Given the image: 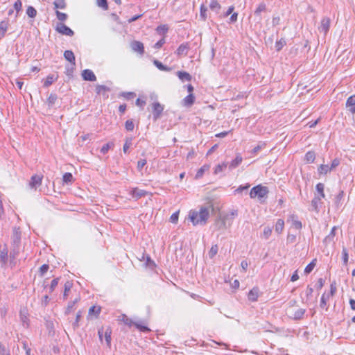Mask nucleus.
<instances>
[{"mask_svg":"<svg viewBox=\"0 0 355 355\" xmlns=\"http://www.w3.org/2000/svg\"><path fill=\"white\" fill-rule=\"evenodd\" d=\"M189 216L193 225H205L209 217V208L201 207L198 212L191 210Z\"/></svg>","mask_w":355,"mask_h":355,"instance_id":"f257e3e1","label":"nucleus"},{"mask_svg":"<svg viewBox=\"0 0 355 355\" xmlns=\"http://www.w3.org/2000/svg\"><path fill=\"white\" fill-rule=\"evenodd\" d=\"M269 193L268 188L261 184L252 187L250 191L251 198H257L260 203H264Z\"/></svg>","mask_w":355,"mask_h":355,"instance_id":"f03ea898","label":"nucleus"},{"mask_svg":"<svg viewBox=\"0 0 355 355\" xmlns=\"http://www.w3.org/2000/svg\"><path fill=\"white\" fill-rule=\"evenodd\" d=\"M153 117L154 121H157L161 117L164 107L159 102H154L151 104Z\"/></svg>","mask_w":355,"mask_h":355,"instance_id":"7ed1b4c3","label":"nucleus"},{"mask_svg":"<svg viewBox=\"0 0 355 355\" xmlns=\"http://www.w3.org/2000/svg\"><path fill=\"white\" fill-rule=\"evenodd\" d=\"M98 334L99 336V339L102 342L103 340V335L104 334L105 342L107 346L110 347L111 345V334L112 330L110 327H107L104 331L103 328H101L98 331Z\"/></svg>","mask_w":355,"mask_h":355,"instance_id":"20e7f679","label":"nucleus"},{"mask_svg":"<svg viewBox=\"0 0 355 355\" xmlns=\"http://www.w3.org/2000/svg\"><path fill=\"white\" fill-rule=\"evenodd\" d=\"M55 31L62 35L68 36H73L74 35V32L69 27L61 22L57 24Z\"/></svg>","mask_w":355,"mask_h":355,"instance_id":"39448f33","label":"nucleus"},{"mask_svg":"<svg viewBox=\"0 0 355 355\" xmlns=\"http://www.w3.org/2000/svg\"><path fill=\"white\" fill-rule=\"evenodd\" d=\"M331 19L328 17H324L321 21L320 24L318 26V31L320 33H323L324 35L329 32L330 28Z\"/></svg>","mask_w":355,"mask_h":355,"instance_id":"423d86ee","label":"nucleus"},{"mask_svg":"<svg viewBox=\"0 0 355 355\" xmlns=\"http://www.w3.org/2000/svg\"><path fill=\"white\" fill-rule=\"evenodd\" d=\"M42 175H34L31 177L28 186L31 189L36 190L37 187L40 186L42 184Z\"/></svg>","mask_w":355,"mask_h":355,"instance_id":"0eeeda50","label":"nucleus"},{"mask_svg":"<svg viewBox=\"0 0 355 355\" xmlns=\"http://www.w3.org/2000/svg\"><path fill=\"white\" fill-rule=\"evenodd\" d=\"M130 47L133 51L137 52L140 55H143L144 53V44L139 41L135 40L132 42L130 43Z\"/></svg>","mask_w":355,"mask_h":355,"instance_id":"6e6552de","label":"nucleus"},{"mask_svg":"<svg viewBox=\"0 0 355 355\" xmlns=\"http://www.w3.org/2000/svg\"><path fill=\"white\" fill-rule=\"evenodd\" d=\"M130 194L132 196L133 198L138 200L141 197L146 196L148 194V192L143 189L134 188L130 191Z\"/></svg>","mask_w":355,"mask_h":355,"instance_id":"1a4fd4ad","label":"nucleus"},{"mask_svg":"<svg viewBox=\"0 0 355 355\" xmlns=\"http://www.w3.org/2000/svg\"><path fill=\"white\" fill-rule=\"evenodd\" d=\"M82 77L83 80L87 81H96V77L94 72L90 69H85L82 72Z\"/></svg>","mask_w":355,"mask_h":355,"instance_id":"9d476101","label":"nucleus"},{"mask_svg":"<svg viewBox=\"0 0 355 355\" xmlns=\"http://www.w3.org/2000/svg\"><path fill=\"white\" fill-rule=\"evenodd\" d=\"M346 107L351 113H355V95H352L347 98Z\"/></svg>","mask_w":355,"mask_h":355,"instance_id":"9b49d317","label":"nucleus"},{"mask_svg":"<svg viewBox=\"0 0 355 355\" xmlns=\"http://www.w3.org/2000/svg\"><path fill=\"white\" fill-rule=\"evenodd\" d=\"M321 198L319 197L316 193H315V196L311 200V207L317 213L320 211V206L322 205Z\"/></svg>","mask_w":355,"mask_h":355,"instance_id":"f8f14e48","label":"nucleus"},{"mask_svg":"<svg viewBox=\"0 0 355 355\" xmlns=\"http://www.w3.org/2000/svg\"><path fill=\"white\" fill-rule=\"evenodd\" d=\"M21 232L19 228L15 227L12 234V245H20Z\"/></svg>","mask_w":355,"mask_h":355,"instance_id":"ddd939ff","label":"nucleus"},{"mask_svg":"<svg viewBox=\"0 0 355 355\" xmlns=\"http://www.w3.org/2000/svg\"><path fill=\"white\" fill-rule=\"evenodd\" d=\"M259 290L257 287H254L250 291L248 295V300L251 302H256L258 300Z\"/></svg>","mask_w":355,"mask_h":355,"instance_id":"4468645a","label":"nucleus"},{"mask_svg":"<svg viewBox=\"0 0 355 355\" xmlns=\"http://www.w3.org/2000/svg\"><path fill=\"white\" fill-rule=\"evenodd\" d=\"M228 220V216H220L218 220L216 221V225L218 226L219 230L227 229L228 225H227Z\"/></svg>","mask_w":355,"mask_h":355,"instance_id":"2eb2a0df","label":"nucleus"},{"mask_svg":"<svg viewBox=\"0 0 355 355\" xmlns=\"http://www.w3.org/2000/svg\"><path fill=\"white\" fill-rule=\"evenodd\" d=\"M337 227H333L330 233L324 239L323 243L327 245L334 241V239L336 236V230Z\"/></svg>","mask_w":355,"mask_h":355,"instance_id":"dca6fc26","label":"nucleus"},{"mask_svg":"<svg viewBox=\"0 0 355 355\" xmlns=\"http://www.w3.org/2000/svg\"><path fill=\"white\" fill-rule=\"evenodd\" d=\"M64 58L69 62V63L72 64V65H76V58L74 53L71 50H67L64 52Z\"/></svg>","mask_w":355,"mask_h":355,"instance_id":"f3484780","label":"nucleus"},{"mask_svg":"<svg viewBox=\"0 0 355 355\" xmlns=\"http://www.w3.org/2000/svg\"><path fill=\"white\" fill-rule=\"evenodd\" d=\"M110 91V89L105 85H98L96 87V92L98 94H102L105 98H108L107 92Z\"/></svg>","mask_w":355,"mask_h":355,"instance_id":"a211bd4d","label":"nucleus"},{"mask_svg":"<svg viewBox=\"0 0 355 355\" xmlns=\"http://www.w3.org/2000/svg\"><path fill=\"white\" fill-rule=\"evenodd\" d=\"M189 49V44L187 43H183L179 46L178 48L176 53L178 55H187V51Z\"/></svg>","mask_w":355,"mask_h":355,"instance_id":"6ab92c4d","label":"nucleus"},{"mask_svg":"<svg viewBox=\"0 0 355 355\" xmlns=\"http://www.w3.org/2000/svg\"><path fill=\"white\" fill-rule=\"evenodd\" d=\"M266 9V6L264 3H260L257 9L254 11V15L257 18L258 21L260 22L261 21V12L265 11Z\"/></svg>","mask_w":355,"mask_h":355,"instance_id":"aec40b11","label":"nucleus"},{"mask_svg":"<svg viewBox=\"0 0 355 355\" xmlns=\"http://www.w3.org/2000/svg\"><path fill=\"white\" fill-rule=\"evenodd\" d=\"M177 76L182 82L191 81L192 79V76H191V74L187 71H178L177 72Z\"/></svg>","mask_w":355,"mask_h":355,"instance_id":"412c9836","label":"nucleus"},{"mask_svg":"<svg viewBox=\"0 0 355 355\" xmlns=\"http://www.w3.org/2000/svg\"><path fill=\"white\" fill-rule=\"evenodd\" d=\"M243 158L241 155V154H237L235 159H233L231 163L229 165V168L230 170L235 168L237 167L241 162H242Z\"/></svg>","mask_w":355,"mask_h":355,"instance_id":"4be33fe9","label":"nucleus"},{"mask_svg":"<svg viewBox=\"0 0 355 355\" xmlns=\"http://www.w3.org/2000/svg\"><path fill=\"white\" fill-rule=\"evenodd\" d=\"M195 101V96L193 94H189L183 99V105L186 107H191Z\"/></svg>","mask_w":355,"mask_h":355,"instance_id":"5701e85b","label":"nucleus"},{"mask_svg":"<svg viewBox=\"0 0 355 355\" xmlns=\"http://www.w3.org/2000/svg\"><path fill=\"white\" fill-rule=\"evenodd\" d=\"M8 28V22L6 21H1L0 22V40L5 37L6 33Z\"/></svg>","mask_w":355,"mask_h":355,"instance_id":"b1692460","label":"nucleus"},{"mask_svg":"<svg viewBox=\"0 0 355 355\" xmlns=\"http://www.w3.org/2000/svg\"><path fill=\"white\" fill-rule=\"evenodd\" d=\"M315 189H316V194L320 197L321 198H325V194H324V184L323 183H318L315 186Z\"/></svg>","mask_w":355,"mask_h":355,"instance_id":"393cba45","label":"nucleus"},{"mask_svg":"<svg viewBox=\"0 0 355 355\" xmlns=\"http://www.w3.org/2000/svg\"><path fill=\"white\" fill-rule=\"evenodd\" d=\"M19 253V245H12V248L10 252V258L11 261L15 260Z\"/></svg>","mask_w":355,"mask_h":355,"instance_id":"a878e982","label":"nucleus"},{"mask_svg":"<svg viewBox=\"0 0 355 355\" xmlns=\"http://www.w3.org/2000/svg\"><path fill=\"white\" fill-rule=\"evenodd\" d=\"M238 215V211L237 210H232L229 214H227L225 215H223V216H228V226H230L233 222V220L234 218Z\"/></svg>","mask_w":355,"mask_h":355,"instance_id":"bb28decb","label":"nucleus"},{"mask_svg":"<svg viewBox=\"0 0 355 355\" xmlns=\"http://www.w3.org/2000/svg\"><path fill=\"white\" fill-rule=\"evenodd\" d=\"M72 286H73V283L71 281H67L64 284V293H63V297L64 300H66L69 295V291L71 290V288H72Z\"/></svg>","mask_w":355,"mask_h":355,"instance_id":"cd10ccee","label":"nucleus"},{"mask_svg":"<svg viewBox=\"0 0 355 355\" xmlns=\"http://www.w3.org/2000/svg\"><path fill=\"white\" fill-rule=\"evenodd\" d=\"M101 309L100 306H92L89 308L88 314L89 315H94L96 318H98L101 313Z\"/></svg>","mask_w":355,"mask_h":355,"instance_id":"c85d7f7f","label":"nucleus"},{"mask_svg":"<svg viewBox=\"0 0 355 355\" xmlns=\"http://www.w3.org/2000/svg\"><path fill=\"white\" fill-rule=\"evenodd\" d=\"M153 64L161 71H170L171 70V67L164 65L161 62H159L157 60H155L153 61Z\"/></svg>","mask_w":355,"mask_h":355,"instance_id":"c756f323","label":"nucleus"},{"mask_svg":"<svg viewBox=\"0 0 355 355\" xmlns=\"http://www.w3.org/2000/svg\"><path fill=\"white\" fill-rule=\"evenodd\" d=\"M284 221L282 219H278L275 225V232L281 234L284 230Z\"/></svg>","mask_w":355,"mask_h":355,"instance_id":"7c9ffc66","label":"nucleus"},{"mask_svg":"<svg viewBox=\"0 0 355 355\" xmlns=\"http://www.w3.org/2000/svg\"><path fill=\"white\" fill-rule=\"evenodd\" d=\"M58 76H56V77H54L53 75H49L46 78V80L44 81V87H49L51 85H52V83L56 80L58 79Z\"/></svg>","mask_w":355,"mask_h":355,"instance_id":"2f4dec72","label":"nucleus"},{"mask_svg":"<svg viewBox=\"0 0 355 355\" xmlns=\"http://www.w3.org/2000/svg\"><path fill=\"white\" fill-rule=\"evenodd\" d=\"M121 320L128 327H131L134 325L135 322H133L131 318H129L125 314H122L121 315Z\"/></svg>","mask_w":355,"mask_h":355,"instance_id":"473e14b6","label":"nucleus"},{"mask_svg":"<svg viewBox=\"0 0 355 355\" xmlns=\"http://www.w3.org/2000/svg\"><path fill=\"white\" fill-rule=\"evenodd\" d=\"M0 260L3 264H6L8 260V250L6 248L1 250Z\"/></svg>","mask_w":355,"mask_h":355,"instance_id":"72a5a7b5","label":"nucleus"},{"mask_svg":"<svg viewBox=\"0 0 355 355\" xmlns=\"http://www.w3.org/2000/svg\"><path fill=\"white\" fill-rule=\"evenodd\" d=\"M304 159L308 163H313L315 159V153L313 151L307 152L305 155Z\"/></svg>","mask_w":355,"mask_h":355,"instance_id":"f704fd0d","label":"nucleus"},{"mask_svg":"<svg viewBox=\"0 0 355 355\" xmlns=\"http://www.w3.org/2000/svg\"><path fill=\"white\" fill-rule=\"evenodd\" d=\"M55 9H64L67 6L66 2L64 0H55L53 2Z\"/></svg>","mask_w":355,"mask_h":355,"instance_id":"c9c22d12","label":"nucleus"},{"mask_svg":"<svg viewBox=\"0 0 355 355\" xmlns=\"http://www.w3.org/2000/svg\"><path fill=\"white\" fill-rule=\"evenodd\" d=\"M74 67H75V65H72V64H71V63H69V64H67L65 67V74L69 78H72L73 77V71H74Z\"/></svg>","mask_w":355,"mask_h":355,"instance_id":"e433bc0d","label":"nucleus"},{"mask_svg":"<svg viewBox=\"0 0 355 355\" xmlns=\"http://www.w3.org/2000/svg\"><path fill=\"white\" fill-rule=\"evenodd\" d=\"M78 300H79V298H76L73 301L69 302L68 303V305H67L66 311H65L66 315H69L72 311L74 305L78 302Z\"/></svg>","mask_w":355,"mask_h":355,"instance_id":"4c0bfd02","label":"nucleus"},{"mask_svg":"<svg viewBox=\"0 0 355 355\" xmlns=\"http://www.w3.org/2000/svg\"><path fill=\"white\" fill-rule=\"evenodd\" d=\"M266 143L260 142L257 146H255L252 150L251 153L254 155H256L261 149L266 147Z\"/></svg>","mask_w":355,"mask_h":355,"instance_id":"58836bf2","label":"nucleus"},{"mask_svg":"<svg viewBox=\"0 0 355 355\" xmlns=\"http://www.w3.org/2000/svg\"><path fill=\"white\" fill-rule=\"evenodd\" d=\"M318 170L320 174H327L331 171L330 167L327 164H321Z\"/></svg>","mask_w":355,"mask_h":355,"instance_id":"ea45409f","label":"nucleus"},{"mask_svg":"<svg viewBox=\"0 0 355 355\" xmlns=\"http://www.w3.org/2000/svg\"><path fill=\"white\" fill-rule=\"evenodd\" d=\"M305 309H297L296 311H295L294 314H293V318L295 320H300L301 318H302V317L304 316V313H305Z\"/></svg>","mask_w":355,"mask_h":355,"instance_id":"a19ab883","label":"nucleus"},{"mask_svg":"<svg viewBox=\"0 0 355 355\" xmlns=\"http://www.w3.org/2000/svg\"><path fill=\"white\" fill-rule=\"evenodd\" d=\"M26 14L29 17L34 18L37 15V10L31 6H29L26 9Z\"/></svg>","mask_w":355,"mask_h":355,"instance_id":"79ce46f5","label":"nucleus"},{"mask_svg":"<svg viewBox=\"0 0 355 355\" xmlns=\"http://www.w3.org/2000/svg\"><path fill=\"white\" fill-rule=\"evenodd\" d=\"M57 98L58 96L55 94H51L49 98H47V103L49 106H53L55 104Z\"/></svg>","mask_w":355,"mask_h":355,"instance_id":"37998d69","label":"nucleus"},{"mask_svg":"<svg viewBox=\"0 0 355 355\" xmlns=\"http://www.w3.org/2000/svg\"><path fill=\"white\" fill-rule=\"evenodd\" d=\"M62 180L66 184L71 183L73 181V175L71 173H65L63 175Z\"/></svg>","mask_w":355,"mask_h":355,"instance_id":"c03bdc74","label":"nucleus"},{"mask_svg":"<svg viewBox=\"0 0 355 355\" xmlns=\"http://www.w3.org/2000/svg\"><path fill=\"white\" fill-rule=\"evenodd\" d=\"M218 250V247L217 245H214L211 246V249L209 251V258L212 259L215 257V255L217 254Z\"/></svg>","mask_w":355,"mask_h":355,"instance_id":"a18cd8bd","label":"nucleus"},{"mask_svg":"<svg viewBox=\"0 0 355 355\" xmlns=\"http://www.w3.org/2000/svg\"><path fill=\"white\" fill-rule=\"evenodd\" d=\"M134 325H135V327H137L139 331H142V332H148V331H150V329H149L147 326L144 325V324H140V323H139V322H135L134 323Z\"/></svg>","mask_w":355,"mask_h":355,"instance_id":"49530a36","label":"nucleus"},{"mask_svg":"<svg viewBox=\"0 0 355 355\" xmlns=\"http://www.w3.org/2000/svg\"><path fill=\"white\" fill-rule=\"evenodd\" d=\"M207 8L204 5H201L200 9V17L203 21H205L207 19Z\"/></svg>","mask_w":355,"mask_h":355,"instance_id":"de8ad7c7","label":"nucleus"},{"mask_svg":"<svg viewBox=\"0 0 355 355\" xmlns=\"http://www.w3.org/2000/svg\"><path fill=\"white\" fill-rule=\"evenodd\" d=\"M114 146L113 142H108L106 144H105L101 149V153L103 154H106L108 150Z\"/></svg>","mask_w":355,"mask_h":355,"instance_id":"09e8293b","label":"nucleus"},{"mask_svg":"<svg viewBox=\"0 0 355 355\" xmlns=\"http://www.w3.org/2000/svg\"><path fill=\"white\" fill-rule=\"evenodd\" d=\"M60 278H55L51 281V285L49 286V293H51L55 290V287L58 286Z\"/></svg>","mask_w":355,"mask_h":355,"instance_id":"8fccbe9b","label":"nucleus"},{"mask_svg":"<svg viewBox=\"0 0 355 355\" xmlns=\"http://www.w3.org/2000/svg\"><path fill=\"white\" fill-rule=\"evenodd\" d=\"M20 318H21V322L23 324V326L24 327H28V318L27 317V315L26 313H23L22 311L20 312Z\"/></svg>","mask_w":355,"mask_h":355,"instance_id":"3c124183","label":"nucleus"},{"mask_svg":"<svg viewBox=\"0 0 355 355\" xmlns=\"http://www.w3.org/2000/svg\"><path fill=\"white\" fill-rule=\"evenodd\" d=\"M316 260L314 259L310 263H309L306 267L304 269V272L306 274H309L314 268L315 266V261Z\"/></svg>","mask_w":355,"mask_h":355,"instance_id":"603ef678","label":"nucleus"},{"mask_svg":"<svg viewBox=\"0 0 355 355\" xmlns=\"http://www.w3.org/2000/svg\"><path fill=\"white\" fill-rule=\"evenodd\" d=\"M55 14H56L57 18L60 21H64L67 20V19L68 17L67 14H65L64 12H60L58 10L55 11Z\"/></svg>","mask_w":355,"mask_h":355,"instance_id":"864d4df0","label":"nucleus"},{"mask_svg":"<svg viewBox=\"0 0 355 355\" xmlns=\"http://www.w3.org/2000/svg\"><path fill=\"white\" fill-rule=\"evenodd\" d=\"M272 234V227H265L263 229V236L265 239H268Z\"/></svg>","mask_w":355,"mask_h":355,"instance_id":"5fc2aeb1","label":"nucleus"},{"mask_svg":"<svg viewBox=\"0 0 355 355\" xmlns=\"http://www.w3.org/2000/svg\"><path fill=\"white\" fill-rule=\"evenodd\" d=\"M96 3L97 6L102 8L103 10H107L108 9L107 0H97Z\"/></svg>","mask_w":355,"mask_h":355,"instance_id":"6e6d98bb","label":"nucleus"},{"mask_svg":"<svg viewBox=\"0 0 355 355\" xmlns=\"http://www.w3.org/2000/svg\"><path fill=\"white\" fill-rule=\"evenodd\" d=\"M343 197H344V191H340L339 192V193L335 198V204H336V207H339L340 202L341 200L343 198Z\"/></svg>","mask_w":355,"mask_h":355,"instance_id":"4d7b16f0","label":"nucleus"},{"mask_svg":"<svg viewBox=\"0 0 355 355\" xmlns=\"http://www.w3.org/2000/svg\"><path fill=\"white\" fill-rule=\"evenodd\" d=\"M227 164L226 163H222L221 164H218L216 166L214 173L218 174L222 172L226 167Z\"/></svg>","mask_w":355,"mask_h":355,"instance_id":"13d9d810","label":"nucleus"},{"mask_svg":"<svg viewBox=\"0 0 355 355\" xmlns=\"http://www.w3.org/2000/svg\"><path fill=\"white\" fill-rule=\"evenodd\" d=\"M135 127L132 120H127L125 123V128L128 131L133 130Z\"/></svg>","mask_w":355,"mask_h":355,"instance_id":"bf43d9fd","label":"nucleus"},{"mask_svg":"<svg viewBox=\"0 0 355 355\" xmlns=\"http://www.w3.org/2000/svg\"><path fill=\"white\" fill-rule=\"evenodd\" d=\"M285 44H286V42L283 39H281V40L277 41L275 43L276 50L277 51H279Z\"/></svg>","mask_w":355,"mask_h":355,"instance_id":"052dcab7","label":"nucleus"},{"mask_svg":"<svg viewBox=\"0 0 355 355\" xmlns=\"http://www.w3.org/2000/svg\"><path fill=\"white\" fill-rule=\"evenodd\" d=\"M22 8V3L21 0H17L14 3V8L17 12V15L21 11ZM17 15H16L17 17Z\"/></svg>","mask_w":355,"mask_h":355,"instance_id":"680f3d73","label":"nucleus"},{"mask_svg":"<svg viewBox=\"0 0 355 355\" xmlns=\"http://www.w3.org/2000/svg\"><path fill=\"white\" fill-rule=\"evenodd\" d=\"M0 354L1 355H11L8 348H6L0 343Z\"/></svg>","mask_w":355,"mask_h":355,"instance_id":"e2e57ef3","label":"nucleus"},{"mask_svg":"<svg viewBox=\"0 0 355 355\" xmlns=\"http://www.w3.org/2000/svg\"><path fill=\"white\" fill-rule=\"evenodd\" d=\"M342 255H343V263L345 265H347V262H348L349 255H348L347 250L345 248H343Z\"/></svg>","mask_w":355,"mask_h":355,"instance_id":"0e129e2a","label":"nucleus"},{"mask_svg":"<svg viewBox=\"0 0 355 355\" xmlns=\"http://www.w3.org/2000/svg\"><path fill=\"white\" fill-rule=\"evenodd\" d=\"M209 7L212 10H219L220 8V4L216 1L212 0L209 4Z\"/></svg>","mask_w":355,"mask_h":355,"instance_id":"69168bd1","label":"nucleus"},{"mask_svg":"<svg viewBox=\"0 0 355 355\" xmlns=\"http://www.w3.org/2000/svg\"><path fill=\"white\" fill-rule=\"evenodd\" d=\"M121 96L127 100H130L136 96V94L134 92H123Z\"/></svg>","mask_w":355,"mask_h":355,"instance_id":"338daca9","label":"nucleus"},{"mask_svg":"<svg viewBox=\"0 0 355 355\" xmlns=\"http://www.w3.org/2000/svg\"><path fill=\"white\" fill-rule=\"evenodd\" d=\"M147 161L146 159H140L137 162V169L138 171H141L144 166L146 164Z\"/></svg>","mask_w":355,"mask_h":355,"instance_id":"774afa93","label":"nucleus"}]
</instances>
